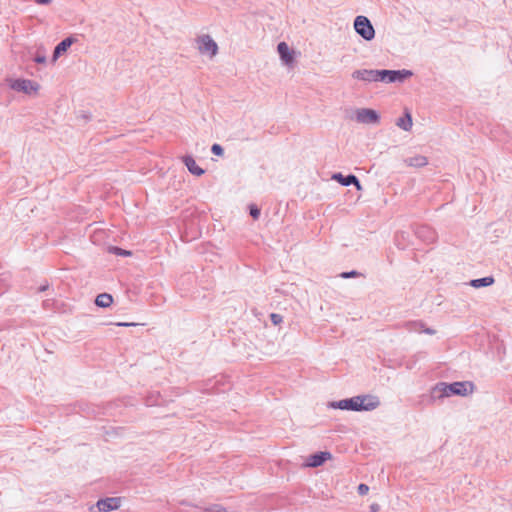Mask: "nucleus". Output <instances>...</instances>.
<instances>
[{"label":"nucleus","mask_w":512,"mask_h":512,"mask_svg":"<svg viewBox=\"0 0 512 512\" xmlns=\"http://www.w3.org/2000/svg\"><path fill=\"white\" fill-rule=\"evenodd\" d=\"M380 405L376 396L364 395L348 399L333 401L328 404L330 408L352 411H372Z\"/></svg>","instance_id":"obj_1"},{"label":"nucleus","mask_w":512,"mask_h":512,"mask_svg":"<svg viewBox=\"0 0 512 512\" xmlns=\"http://www.w3.org/2000/svg\"><path fill=\"white\" fill-rule=\"evenodd\" d=\"M473 391V384L471 382H454L451 384L439 383L433 390V397H448L450 395L466 396Z\"/></svg>","instance_id":"obj_2"},{"label":"nucleus","mask_w":512,"mask_h":512,"mask_svg":"<svg viewBox=\"0 0 512 512\" xmlns=\"http://www.w3.org/2000/svg\"><path fill=\"white\" fill-rule=\"evenodd\" d=\"M354 29L366 41H371L375 37L374 27L366 16L359 15L355 18Z\"/></svg>","instance_id":"obj_3"},{"label":"nucleus","mask_w":512,"mask_h":512,"mask_svg":"<svg viewBox=\"0 0 512 512\" xmlns=\"http://www.w3.org/2000/svg\"><path fill=\"white\" fill-rule=\"evenodd\" d=\"M413 75L410 70H379V78L378 82L384 83H395V82H403L407 78H410Z\"/></svg>","instance_id":"obj_4"},{"label":"nucleus","mask_w":512,"mask_h":512,"mask_svg":"<svg viewBox=\"0 0 512 512\" xmlns=\"http://www.w3.org/2000/svg\"><path fill=\"white\" fill-rule=\"evenodd\" d=\"M197 49L203 55L213 58L218 53V45L208 34H202L196 38Z\"/></svg>","instance_id":"obj_5"},{"label":"nucleus","mask_w":512,"mask_h":512,"mask_svg":"<svg viewBox=\"0 0 512 512\" xmlns=\"http://www.w3.org/2000/svg\"><path fill=\"white\" fill-rule=\"evenodd\" d=\"M8 84L11 89L28 95L35 94L39 90L38 83L29 79H9Z\"/></svg>","instance_id":"obj_6"},{"label":"nucleus","mask_w":512,"mask_h":512,"mask_svg":"<svg viewBox=\"0 0 512 512\" xmlns=\"http://www.w3.org/2000/svg\"><path fill=\"white\" fill-rule=\"evenodd\" d=\"M354 115V119L361 124H377L380 120L377 111L370 108H358Z\"/></svg>","instance_id":"obj_7"},{"label":"nucleus","mask_w":512,"mask_h":512,"mask_svg":"<svg viewBox=\"0 0 512 512\" xmlns=\"http://www.w3.org/2000/svg\"><path fill=\"white\" fill-rule=\"evenodd\" d=\"M379 70L378 69H358L353 71L352 78L365 82H378Z\"/></svg>","instance_id":"obj_8"},{"label":"nucleus","mask_w":512,"mask_h":512,"mask_svg":"<svg viewBox=\"0 0 512 512\" xmlns=\"http://www.w3.org/2000/svg\"><path fill=\"white\" fill-rule=\"evenodd\" d=\"M96 506L100 512L116 510L121 506L120 497H108L97 501Z\"/></svg>","instance_id":"obj_9"},{"label":"nucleus","mask_w":512,"mask_h":512,"mask_svg":"<svg viewBox=\"0 0 512 512\" xmlns=\"http://www.w3.org/2000/svg\"><path fill=\"white\" fill-rule=\"evenodd\" d=\"M277 51L279 53L281 61L289 66L294 62L293 51L289 48L286 42H280L277 46Z\"/></svg>","instance_id":"obj_10"},{"label":"nucleus","mask_w":512,"mask_h":512,"mask_svg":"<svg viewBox=\"0 0 512 512\" xmlns=\"http://www.w3.org/2000/svg\"><path fill=\"white\" fill-rule=\"evenodd\" d=\"M406 330L415 333H425L428 335H434L436 331L432 328L425 327L422 321H410L405 324Z\"/></svg>","instance_id":"obj_11"},{"label":"nucleus","mask_w":512,"mask_h":512,"mask_svg":"<svg viewBox=\"0 0 512 512\" xmlns=\"http://www.w3.org/2000/svg\"><path fill=\"white\" fill-rule=\"evenodd\" d=\"M331 458L330 452H318L313 455H310L308 458V461L306 463L307 467H319L321 466L326 460Z\"/></svg>","instance_id":"obj_12"},{"label":"nucleus","mask_w":512,"mask_h":512,"mask_svg":"<svg viewBox=\"0 0 512 512\" xmlns=\"http://www.w3.org/2000/svg\"><path fill=\"white\" fill-rule=\"evenodd\" d=\"M332 178L335 179L336 181H338L343 186H350V185L354 184L358 190L361 189V184L355 175L350 174V175L344 176L341 173H337V174H334Z\"/></svg>","instance_id":"obj_13"},{"label":"nucleus","mask_w":512,"mask_h":512,"mask_svg":"<svg viewBox=\"0 0 512 512\" xmlns=\"http://www.w3.org/2000/svg\"><path fill=\"white\" fill-rule=\"evenodd\" d=\"M183 160V163L185 164V166L187 167L188 171L193 174V175H196V176H201L205 173L204 169H202L201 167H199L196 163V161L194 160V158L190 155H187V156H184L182 158Z\"/></svg>","instance_id":"obj_14"},{"label":"nucleus","mask_w":512,"mask_h":512,"mask_svg":"<svg viewBox=\"0 0 512 512\" xmlns=\"http://www.w3.org/2000/svg\"><path fill=\"white\" fill-rule=\"evenodd\" d=\"M73 39L71 37L65 38L62 40L54 49L53 52V61H56L57 58L72 45Z\"/></svg>","instance_id":"obj_15"},{"label":"nucleus","mask_w":512,"mask_h":512,"mask_svg":"<svg viewBox=\"0 0 512 512\" xmlns=\"http://www.w3.org/2000/svg\"><path fill=\"white\" fill-rule=\"evenodd\" d=\"M405 163L410 167L419 168L426 166L428 164V159L423 155H415L405 159Z\"/></svg>","instance_id":"obj_16"},{"label":"nucleus","mask_w":512,"mask_h":512,"mask_svg":"<svg viewBox=\"0 0 512 512\" xmlns=\"http://www.w3.org/2000/svg\"><path fill=\"white\" fill-rule=\"evenodd\" d=\"M417 235L420 238H423L427 242H434L436 239V234L434 230H432L428 226H422L417 230Z\"/></svg>","instance_id":"obj_17"},{"label":"nucleus","mask_w":512,"mask_h":512,"mask_svg":"<svg viewBox=\"0 0 512 512\" xmlns=\"http://www.w3.org/2000/svg\"><path fill=\"white\" fill-rule=\"evenodd\" d=\"M412 124V117L409 112H406L403 117L399 118L396 121V125L399 128L403 129L404 131H410L412 128Z\"/></svg>","instance_id":"obj_18"},{"label":"nucleus","mask_w":512,"mask_h":512,"mask_svg":"<svg viewBox=\"0 0 512 512\" xmlns=\"http://www.w3.org/2000/svg\"><path fill=\"white\" fill-rule=\"evenodd\" d=\"M494 283V278L491 276L483 277L479 279H473L470 281V286L474 288L488 287Z\"/></svg>","instance_id":"obj_19"},{"label":"nucleus","mask_w":512,"mask_h":512,"mask_svg":"<svg viewBox=\"0 0 512 512\" xmlns=\"http://www.w3.org/2000/svg\"><path fill=\"white\" fill-rule=\"evenodd\" d=\"M113 302V298L108 293L99 294L95 299V304L102 308L109 307Z\"/></svg>","instance_id":"obj_20"},{"label":"nucleus","mask_w":512,"mask_h":512,"mask_svg":"<svg viewBox=\"0 0 512 512\" xmlns=\"http://www.w3.org/2000/svg\"><path fill=\"white\" fill-rule=\"evenodd\" d=\"M204 512H227L226 509L218 504L211 505L204 509Z\"/></svg>","instance_id":"obj_21"},{"label":"nucleus","mask_w":512,"mask_h":512,"mask_svg":"<svg viewBox=\"0 0 512 512\" xmlns=\"http://www.w3.org/2000/svg\"><path fill=\"white\" fill-rule=\"evenodd\" d=\"M211 152L214 155L222 156L224 154V149L219 144H213L212 147H211Z\"/></svg>","instance_id":"obj_22"},{"label":"nucleus","mask_w":512,"mask_h":512,"mask_svg":"<svg viewBox=\"0 0 512 512\" xmlns=\"http://www.w3.org/2000/svg\"><path fill=\"white\" fill-rule=\"evenodd\" d=\"M250 215L253 217V219H258L260 216V209L255 205H251L250 206Z\"/></svg>","instance_id":"obj_23"},{"label":"nucleus","mask_w":512,"mask_h":512,"mask_svg":"<svg viewBox=\"0 0 512 512\" xmlns=\"http://www.w3.org/2000/svg\"><path fill=\"white\" fill-rule=\"evenodd\" d=\"M270 319L274 325H278L283 321V317L276 313H272L270 315Z\"/></svg>","instance_id":"obj_24"},{"label":"nucleus","mask_w":512,"mask_h":512,"mask_svg":"<svg viewBox=\"0 0 512 512\" xmlns=\"http://www.w3.org/2000/svg\"><path fill=\"white\" fill-rule=\"evenodd\" d=\"M34 61L36 63H40V64L46 63V55H45V53H37V55L34 58Z\"/></svg>","instance_id":"obj_25"},{"label":"nucleus","mask_w":512,"mask_h":512,"mask_svg":"<svg viewBox=\"0 0 512 512\" xmlns=\"http://www.w3.org/2000/svg\"><path fill=\"white\" fill-rule=\"evenodd\" d=\"M113 252L117 255H121V256H128L131 254V252L127 251V250H124V249H121V248H118V247H113Z\"/></svg>","instance_id":"obj_26"},{"label":"nucleus","mask_w":512,"mask_h":512,"mask_svg":"<svg viewBox=\"0 0 512 512\" xmlns=\"http://www.w3.org/2000/svg\"><path fill=\"white\" fill-rule=\"evenodd\" d=\"M369 491V487L366 484H360L358 486V493L360 495H366Z\"/></svg>","instance_id":"obj_27"},{"label":"nucleus","mask_w":512,"mask_h":512,"mask_svg":"<svg viewBox=\"0 0 512 512\" xmlns=\"http://www.w3.org/2000/svg\"><path fill=\"white\" fill-rule=\"evenodd\" d=\"M357 275H358V272H356V271H350V272H343V273L341 274V277H342V278H350V277H355V276H357Z\"/></svg>","instance_id":"obj_28"},{"label":"nucleus","mask_w":512,"mask_h":512,"mask_svg":"<svg viewBox=\"0 0 512 512\" xmlns=\"http://www.w3.org/2000/svg\"><path fill=\"white\" fill-rule=\"evenodd\" d=\"M33 1L40 5H49L52 2V0H33Z\"/></svg>","instance_id":"obj_29"},{"label":"nucleus","mask_w":512,"mask_h":512,"mask_svg":"<svg viewBox=\"0 0 512 512\" xmlns=\"http://www.w3.org/2000/svg\"><path fill=\"white\" fill-rule=\"evenodd\" d=\"M118 326H124V327H128V326H133L135 325L134 323H126V322H121V323H117Z\"/></svg>","instance_id":"obj_30"},{"label":"nucleus","mask_w":512,"mask_h":512,"mask_svg":"<svg viewBox=\"0 0 512 512\" xmlns=\"http://www.w3.org/2000/svg\"><path fill=\"white\" fill-rule=\"evenodd\" d=\"M378 509H379V507H378V505H376V504H374V505H372V506H371V511H372V512H377V511H378Z\"/></svg>","instance_id":"obj_31"}]
</instances>
